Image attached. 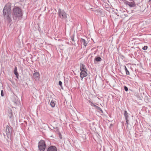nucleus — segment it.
I'll return each mask as SVG.
<instances>
[{
  "label": "nucleus",
  "mask_w": 151,
  "mask_h": 151,
  "mask_svg": "<svg viewBox=\"0 0 151 151\" xmlns=\"http://www.w3.org/2000/svg\"><path fill=\"white\" fill-rule=\"evenodd\" d=\"M11 8V4L7 3L5 5L3 10V14L4 19L8 23H10L12 21Z\"/></svg>",
  "instance_id": "nucleus-1"
},
{
  "label": "nucleus",
  "mask_w": 151,
  "mask_h": 151,
  "mask_svg": "<svg viewBox=\"0 0 151 151\" xmlns=\"http://www.w3.org/2000/svg\"><path fill=\"white\" fill-rule=\"evenodd\" d=\"M12 15L14 20H19L22 16V9L19 7L15 6L12 10Z\"/></svg>",
  "instance_id": "nucleus-2"
},
{
  "label": "nucleus",
  "mask_w": 151,
  "mask_h": 151,
  "mask_svg": "<svg viewBox=\"0 0 151 151\" xmlns=\"http://www.w3.org/2000/svg\"><path fill=\"white\" fill-rule=\"evenodd\" d=\"M38 147L40 151H44L46 147L45 141L41 140L38 143Z\"/></svg>",
  "instance_id": "nucleus-3"
},
{
  "label": "nucleus",
  "mask_w": 151,
  "mask_h": 151,
  "mask_svg": "<svg viewBox=\"0 0 151 151\" xmlns=\"http://www.w3.org/2000/svg\"><path fill=\"white\" fill-rule=\"evenodd\" d=\"M58 14L59 17L62 19H64L67 18V14L63 10L59 9Z\"/></svg>",
  "instance_id": "nucleus-4"
},
{
  "label": "nucleus",
  "mask_w": 151,
  "mask_h": 151,
  "mask_svg": "<svg viewBox=\"0 0 151 151\" xmlns=\"http://www.w3.org/2000/svg\"><path fill=\"white\" fill-rule=\"evenodd\" d=\"M12 129V127H10L8 125H7L6 127V132L7 136L9 138L11 136Z\"/></svg>",
  "instance_id": "nucleus-5"
},
{
  "label": "nucleus",
  "mask_w": 151,
  "mask_h": 151,
  "mask_svg": "<svg viewBox=\"0 0 151 151\" xmlns=\"http://www.w3.org/2000/svg\"><path fill=\"white\" fill-rule=\"evenodd\" d=\"M125 4L126 5L129 6L131 7H133L135 6V4L134 1L133 2H129L128 1H126L125 2Z\"/></svg>",
  "instance_id": "nucleus-6"
},
{
  "label": "nucleus",
  "mask_w": 151,
  "mask_h": 151,
  "mask_svg": "<svg viewBox=\"0 0 151 151\" xmlns=\"http://www.w3.org/2000/svg\"><path fill=\"white\" fill-rule=\"evenodd\" d=\"M47 151H57V148L55 146H51L48 147Z\"/></svg>",
  "instance_id": "nucleus-7"
},
{
  "label": "nucleus",
  "mask_w": 151,
  "mask_h": 151,
  "mask_svg": "<svg viewBox=\"0 0 151 151\" xmlns=\"http://www.w3.org/2000/svg\"><path fill=\"white\" fill-rule=\"evenodd\" d=\"M87 76V73L86 70H82L80 73V77L82 78H83Z\"/></svg>",
  "instance_id": "nucleus-8"
},
{
  "label": "nucleus",
  "mask_w": 151,
  "mask_h": 151,
  "mask_svg": "<svg viewBox=\"0 0 151 151\" xmlns=\"http://www.w3.org/2000/svg\"><path fill=\"white\" fill-rule=\"evenodd\" d=\"M33 78L35 79V80H39L40 77V74L38 72H37L34 73L33 74Z\"/></svg>",
  "instance_id": "nucleus-9"
},
{
  "label": "nucleus",
  "mask_w": 151,
  "mask_h": 151,
  "mask_svg": "<svg viewBox=\"0 0 151 151\" xmlns=\"http://www.w3.org/2000/svg\"><path fill=\"white\" fill-rule=\"evenodd\" d=\"M102 60V59L100 57H96L94 59V63H96L100 62Z\"/></svg>",
  "instance_id": "nucleus-10"
},
{
  "label": "nucleus",
  "mask_w": 151,
  "mask_h": 151,
  "mask_svg": "<svg viewBox=\"0 0 151 151\" xmlns=\"http://www.w3.org/2000/svg\"><path fill=\"white\" fill-rule=\"evenodd\" d=\"M86 70V69L85 67V65L81 63L80 64V70Z\"/></svg>",
  "instance_id": "nucleus-11"
},
{
  "label": "nucleus",
  "mask_w": 151,
  "mask_h": 151,
  "mask_svg": "<svg viewBox=\"0 0 151 151\" xmlns=\"http://www.w3.org/2000/svg\"><path fill=\"white\" fill-rule=\"evenodd\" d=\"M82 44H83V45L85 47L86 46L87 44V42L85 40L81 38L80 40Z\"/></svg>",
  "instance_id": "nucleus-12"
},
{
  "label": "nucleus",
  "mask_w": 151,
  "mask_h": 151,
  "mask_svg": "<svg viewBox=\"0 0 151 151\" xmlns=\"http://www.w3.org/2000/svg\"><path fill=\"white\" fill-rule=\"evenodd\" d=\"M12 99L13 102H14V103L15 104L17 105L18 102V100L17 98L15 97H14Z\"/></svg>",
  "instance_id": "nucleus-13"
},
{
  "label": "nucleus",
  "mask_w": 151,
  "mask_h": 151,
  "mask_svg": "<svg viewBox=\"0 0 151 151\" xmlns=\"http://www.w3.org/2000/svg\"><path fill=\"white\" fill-rule=\"evenodd\" d=\"M55 102L53 100H52L50 103V105H51V107H54L55 106Z\"/></svg>",
  "instance_id": "nucleus-14"
},
{
  "label": "nucleus",
  "mask_w": 151,
  "mask_h": 151,
  "mask_svg": "<svg viewBox=\"0 0 151 151\" xmlns=\"http://www.w3.org/2000/svg\"><path fill=\"white\" fill-rule=\"evenodd\" d=\"M124 115L125 119L128 118L129 114L126 111H124Z\"/></svg>",
  "instance_id": "nucleus-15"
},
{
  "label": "nucleus",
  "mask_w": 151,
  "mask_h": 151,
  "mask_svg": "<svg viewBox=\"0 0 151 151\" xmlns=\"http://www.w3.org/2000/svg\"><path fill=\"white\" fill-rule=\"evenodd\" d=\"M96 109L99 110V111L100 112H101V113H103V111L99 107L96 106L95 107Z\"/></svg>",
  "instance_id": "nucleus-16"
},
{
  "label": "nucleus",
  "mask_w": 151,
  "mask_h": 151,
  "mask_svg": "<svg viewBox=\"0 0 151 151\" xmlns=\"http://www.w3.org/2000/svg\"><path fill=\"white\" fill-rule=\"evenodd\" d=\"M125 70L126 71V74L127 75H129V73L125 66Z\"/></svg>",
  "instance_id": "nucleus-17"
},
{
  "label": "nucleus",
  "mask_w": 151,
  "mask_h": 151,
  "mask_svg": "<svg viewBox=\"0 0 151 151\" xmlns=\"http://www.w3.org/2000/svg\"><path fill=\"white\" fill-rule=\"evenodd\" d=\"M14 73V74L16 76V77L18 79L19 78H18L19 74H18V73H17V72H15Z\"/></svg>",
  "instance_id": "nucleus-18"
},
{
  "label": "nucleus",
  "mask_w": 151,
  "mask_h": 151,
  "mask_svg": "<svg viewBox=\"0 0 151 151\" xmlns=\"http://www.w3.org/2000/svg\"><path fill=\"white\" fill-rule=\"evenodd\" d=\"M74 35H73L72 36H71V40L73 42L74 41Z\"/></svg>",
  "instance_id": "nucleus-19"
},
{
  "label": "nucleus",
  "mask_w": 151,
  "mask_h": 151,
  "mask_svg": "<svg viewBox=\"0 0 151 151\" xmlns=\"http://www.w3.org/2000/svg\"><path fill=\"white\" fill-rule=\"evenodd\" d=\"M148 48V47L147 46H144L142 48V49L145 50H147V48Z\"/></svg>",
  "instance_id": "nucleus-20"
},
{
  "label": "nucleus",
  "mask_w": 151,
  "mask_h": 151,
  "mask_svg": "<svg viewBox=\"0 0 151 151\" xmlns=\"http://www.w3.org/2000/svg\"><path fill=\"white\" fill-rule=\"evenodd\" d=\"M59 84L61 86L62 88L63 89V88L62 87V82L61 81H59Z\"/></svg>",
  "instance_id": "nucleus-21"
},
{
  "label": "nucleus",
  "mask_w": 151,
  "mask_h": 151,
  "mask_svg": "<svg viewBox=\"0 0 151 151\" xmlns=\"http://www.w3.org/2000/svg\"><path fill=\"white\" fill-rule=\"evenodd\" d=\"M124 89L126 91H127L128 90V88L126 86H124Z\"/></svg>",
  "instance_id": "nucleus-22"
},
{
  "label": "nucleus",
  "mask_w": 151,
  "mask_h": 151,
  "mask_svg": "<svg viewBox=\"0 0 151 151\" xmlns=\"http://www.w3.org/2000/svg\"><path fill=\"white\" fill-rule=\"evenodd\" d=\"M122 17H127V14H122Z\"/></svg>",
  "instance_id": "nucleus-23"
},
{
  "label": "nucleus",
  "mask_w": 151,
  "mask_h": 151,
  "mask_svg": "<svg viewBox=\"0 0 151 151\" xmlns=\"http://www.w3.org/2000/svg\"><path fill=\"white\" fill-rule=\"evenodd\" d=\"M91 106H94L95 107L96 106V105H95L93 103L91 102Z\"/></svg>",
  "instance_id": "nucleus-24"
},
{
  "label": "nucleus",
  "mask_w": 151,
  "mask_h": 151,
  "mask_svg": "<svg viewBox=\"0 0 151 151\" xmlns=\"http://www.w3.org/2000/svg\"><path fill=\"white\" fill-rule=\"evenodd\" d=\"M17 68L16 66H15V67L14 68V73L15 72H17Z\"/></svg>",
  "instance_id": "nucleus-25"
},
{
  "label": "nucleus",
  "mask_w": 151,
  "mask_h": 151,
  "mask_svg": "<svg viewBox=\"0 0 151 151\" xmlns=\"http://www.w3.org/2000/svg\"><path fill=\"white\" fill-rule=\"evenodd\" d=\"M1 95L2 96H4V94L3 93V90H2L1 91Z\"/></svg>",
  "instance_id": "nucleus-26"
},
{
  "label": "nucleus",
  "mask_w": 151,
  "mask_h": 151,
  "mask_svg": "<svg viewBox=\"0 0 151 151\" xmlns=\"http://www.w3.org/2000/svg\"><path fill=\"white\" fill-rule=\"evenodd\" d=\"M125 120L126 122V124H127V125H128L129 124V120L128 119V118L125 119Z\"/></svg>",
  "instance_id": "nucleus-27"
},
{
  "label": "nucleus",
  "mask_w": 151,
  "mask_h": 151,
  "mask_svg": "<svg viewBox=\"0 0 151 151\" xmlns=\"http://www.w3.org/2000/svg\"><path fill=\"white\" fill-rule=\"evenodd\" d=\"M59 136L60 139H62V137H61V135L60 133H59Z\"/></svg>",
  "instance_id": "nucleus-28"
},
{
  "label": "nucleus",
  "mask_w": 151,
  "mask_h": 151,
  "mask_svg": "<svg viewBox=\"0 0 151 151\" xmlns=\"http://www.w3.org/2000/svg\"><path fill=\"white\" fill-rule=\"evenodd\" d=\"M151 1V0H149V2L151 4V3L150 2Z\"/></svg>",
  "instance_id": "nucleus-29"
}]
</instances>
